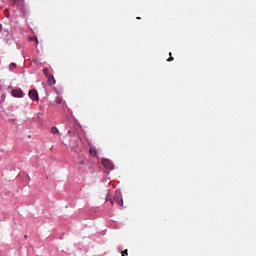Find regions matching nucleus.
<instances>
[{"mask_svg":"<svg viewBox=\"0 0 256 256\" xmlns=\"http://www.w3.org/2000/svg\"><path fill=\"white\" fill-rule=\"evenodd\" d=\"M122 256H127L129 255V251L127 249H125L124 251L121 252Z\"/></svg>","mask_w":256,"mask_h":256,"instance_id":"obj_14","label":"nucleus"},{"mask_svg":"<svg viewBox=\"0 0 256 256\" xmlns=\"http://www.w3.org/2000/svg\"><path fill=\"white\" fill-rule=\"evenodd\" d=\"M56 103H57L58 105H61V104L63 103V98L57 97V98H56Z\"/></svg>","mask_w":256,"mask_h":256,"instance_id":"obj_10","label":"nucleus"},{"mask_svg":"<svg viewBox=\"0 0 256 256\" xmlns=\"http://www.w3.org/2000/svg\"><path fill=\"white\" fill-rule=\"evenodd\" d=\"M89 154L91 157H97V148L95 146H90Z\"/></svg>","mask_w":256,"mask_h":256,"instance_id":"obj_6","label":"nucleus"},{"mask_svg":"<svg viewBox=\"0 0 256 256\" xmlns=\"http://www.w3.org/2000/svg\"><path fill=\"white\" fill-rule=\"evenodd\" d=\"M3 31V26L0 24V33Z\"/></svg>","mask_w":256,"mask_h":256,"instance_id":"obj_16","label":"nucleus"},{"mask_svg":"<svg viewBox=\"0 0 256 256\" xmlns=\"http://www.w3.org/2000/svg\"><path fill=\"white\" fill-rule=\"evenodd\" d=\"M114 201L119 205L120 207H123V196L121 195V192L116 191L114 194Z\"/></svg>","mask_w":256,"mask_h":256,"instance_id":"obj_1","label":"nucleus"},{"mask_svg":"<svg viewBox=\"0 0 256 256\" xmlns=\"http://www.w3.org/2000/svg\"><path fill=\"white\" fill-rule=\"evenodd\" d=\"M111 205H113V200H111Z\"/></svg>","mask_w":256,"mask_h":256,"instance_id":"obj_17","label":"nucleus"},{"mask_svg":"<svg viewBox=\"0 0 256 256\" xmlns=\"http://www.w3.org/2000/svg\"><path fill=\"white\" fill-rule=\"evenodd\" d=\"M55 83V77H53V75L50 74V76L47 77V84L51 87L55 85Z\"/></svg>","mask_w":256,"mask_h":256,"instance_id":"obj_5","label":"nucleus"},{"mask_svg":"<svg viewBox=\"0 0 256 256\" xmlns=\"http://www.w3.org/2000/svg\"><path fill=\"white\" fill-rule=\"evenodd\" d=\"M102 165H103V167H105L106 169H114L113 162H111L110 160L102 159Z\"/></svg>","mask_w":256,"mask_h":256,"instance_id":"obj_3","label":"nucleus"},{"mask_svg":"<svg viewBox=\"0 0 256 256\" xmlns=\"http://www.w3.org/2000/svg\"><path fill=\"white\" fill-rule=\"evenodd\" d=\"M9 69H10L11 71H15V69H17V64L11 63V64L9 65Z\"/></svg>","mask_w":256,"mask_h":256,"instance_id":"obj_8","label":"nucleus"},{"mask_svg":"<svg viewBox=\"0 0 256 256\" xmlns=\"http://www.w3.org/2000/svg\"><path fill=\"white\" fill-rule=\"evenodd\" d=\"M171 55H172V54H171V52H170V53H169V56H170V57L167 59V61H169V62L174 61V59H175V58H173V56H171Z\"/></svg>","mask_w":256,"mask_h":256,"instance_id":"obj_15","label":"nucleus"},{"mask_svg":"<svg viewBox=\"0 0 256 256\" xmlns=\"http://www.w3.org/2000/svg\"><path fill=\"white\" fill-rule=\"evenodd\" d=\"M12 96L21 98L23 97V91L21 89L12 90Z\"/></svg>","mask_w":256,"mask_h":256,"instance_id":"obj_4","label":"nucleus"},{"mask_svg":"<svg viewBox=\"0 0 256 256\" xmlns=\"http://www.w3.org/2000/svg\"><path fill=\"white\" fill-rule=\"evenodd\" d=\"M51 133H53V134L59 133V129H57V127H52L51 128Z\"/></svg>","mask_w":256,"mask_h":256,"instance_id":"obj_12","label":"nucleus"},{"mask_svg":"<svg viewBox=\"0 0 256 256\" xmlns=\"http://www.w3.org/2000/svg\"><path fill=\"white\" fill-rule=\"evenodd\" d=\"M43 73H44L45 77H49L51 75V73H49V69L48 68H44L43 69Z\"/></svg>","mask_w":256,"mask_h":256,"instance_id":"obj_9","label":"nucleus"},{"mask_svg":"<svg viewBox=\"0 0 256 256\" xmlns=\"http://www.w3.org/2000/svg\"><path fill=\"white\" fill-rule=\"evenodd\" d=\"M11 5H17V7H21L23 5V0H10Z\"/></svg>","mask_w":256,"mask_h":256,"instance_id":"obj_7","label":"nucleus"},{"mask_svg":"<svg viewBox=\"0 0 256 256\" xmlns=\"http://www.w3.org/2000/svg\"><path fill=\"white\" fill-rule=\"evenodd\" d=\"M79 165H82L83 167H88V169L90 168L89 165H87V163L80 161Z\"/></svg>","mask_w":256,"mask_h":256,"instance_id":"obj_13","label":"nucleus"},{"mask_svg":"<svg viewBox=\"0 0 256 256\" xmlns=\"http://www.w3.org/2000/svg\"><path fill=\"white\" fill-rule=\"evenodd\" d=\"M137 19H141V17H137Z\"/></svg>","mask_w":256,"mask_h":256,"instance_id":"obj_18","label":"nucleus"},{"mask_svg":"<svg viewBox=\"0 0 256 256\" xmlns=\"http://www.w3.org/2000/svg\"><path fill=\"white\" fill-rule=\"evenodd\" d=\"M28 95L30 99H32V101H39V93H37V90L35 89L30 90Z\"/></svg>","mask_w":256,"mask_h":256,"instance_id":"obj_2","label":"nucleus"},{"mask_svg":"<svg viewBox=\"0 0 256 256\" xmlns=\"http://www.w3.org/2000/svg\"><path fill=\"white\" fill-rule=\"evenodd\" d=\"M31 41H35L36 45H39V39L37 38V36L32 37Z\"/></svg>","mask_w":256,"mask_h":256,"instance_id":"obj_11","label":"nucleus"}]
</instances>
